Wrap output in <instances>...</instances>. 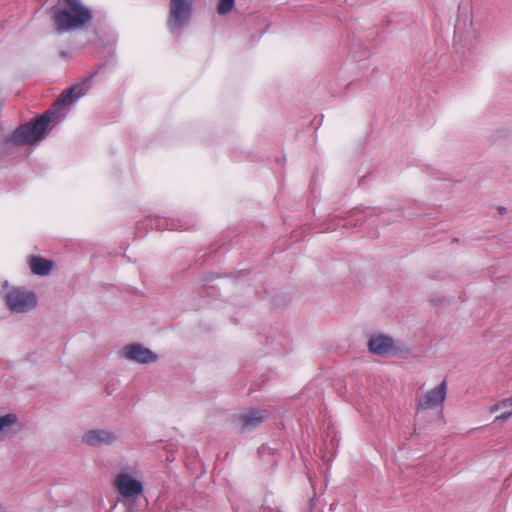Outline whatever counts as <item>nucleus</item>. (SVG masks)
<instances>
[{
  "instance_id": "f257e3e1",
  "label": "nucleus",
  "mask_w": 512,
  "mask_h": 512,
  "mask_svg": "<svg viewBox=\"0 0 512 512\" xmlns=\"http://www.w3.org/2000/svg\"><path fill=\"white\" fill-rule=\"evenodd\" d=\"M91 79L92 75L63 90L47 111L17 128H47L49 124H58L69 108L88 92Z\"/></svg>"
},
{
  "instance_id": "f03ea898",
  "label": "nucleus",
  "mask_w": 512,
  "mask_h": 512,
  "mask_svg": "<svg viewBox=\"0 0 512 512\" xmlns=\"http://www.w3.org/2000/svg\"><path fill=\"white\" fill-rule=\"evenodd\" d=\"M52 19L59 33H67L88 25L92 13L80 0H59L54 7Z\"/></svg>"
},
{
  "instance_id": "7ed1b4c3",
  "label": "nucleus",
  "mask_w": 512,
  "mask_h": 512,
  "mask_svg": "<svg viewBox=\"0 0 512 512\" xmlns=\"http://www.w3.org/2000/svg\"><path fill=\"white\" fill-rule=\"evenodd\" d=\"M5 302L14 313H27L37 306L38 300L33 291L22 287H14L7 292Z\"/></svg>"
},
{
  "instance_id": "20e7f679",
  "label": "nucleus",
  "mask_w": 512,
  "mask_h": 512,
  "mask_svg": "<svg viewBox=\"0 0 512 512\" xmlns=\"http://www.w3.org/2000/svg\"><path fill=\"white\" fill-rule=\"evenodd\" d=\"M192 8V0H170L169 27L176 29L183 26L189 20Z\"/></svg>"
},
{
  "instance_id": "39448f33",
  "label": "nucleus",
  "mask_w": 512,
  "mask_h": 512,
  "mask_svg": "<svg viewBox=\"0 0 512 512\" xmlns=\"http://www.w3.org/2000/svg\"><path fill=\"white\" fill-rule=\"evenodd\" d=\"M447 382L443 380L437 387L428 390L418 401L417 410H429L441 405L446 399Z\"/></svg>"
},
{
  "instance_id": "423d86ee",
  "label": "nucleus",
  "mask_w": 512,
  "mask_h": 512,
  "mask_svg": "<svg viewBox=\"0 0 512 512\" xmlns=\"http://www.w3.org/2000/svg\"><path fill=\"white\" fill-rule=\"evenodd\" d=\"M121 355L130 361L141 364H149L158 359V356L153 351L138 343L126 345L122 349Z\"/></svg>"
},
{
  "instance_id": "0eeeda50",
  "label": "nucleus",
  "mask_w": 512,
  "mask_h": 512,
  "mask_svg": "<svg viewBox=\"0 0 512 512\" xmlns=\"http://www.w3.org/2000/svg\"><path fill=\"white\" fill-rule=\"evenodd\" d=\"M117 439L118 436L114 431L106 429H91L82 435V442L92 447L112 445Z\"/></svg>"
},
{
  "instance_id": "6e6552de",
  "label": "nucleus",
  "mask_w": 512,
  "mask_h": 512,
  "mask_svg": "<svg viewBox=\"0 0 512 512\" xmlns=\"http://www.w3.org/2000/svg\"><path fill=\"white\" fill-rule=\"evenodd\" d=\"M114 484L118 492L124 497L139 495L143 491L141 482L133 479L127 473H120L116 477Z\"/></svg>"
},
{
  "instance_id": "1a4fd4ad",
  "label": "nucleus",
  "mask_w": 512,
  "mask_h": 512,
  "mask_svg": "<svg viewBox=\"0 0 512 512\" xmlns=\"http://www.w3.org/2000/svg\"><path fill=\"white\" fill-rule=\"evenodd\" d=\"M48 130H14L11 141L16 145L34 144L47 135Z\"/></svg>"
},
{
  "instance_id": "9d476101",
  "label": "nucleus",
  "mask_w": 512,
  "mask_h": 512,
  "mask_svg": "<svg viewBox=\"0 0 512 512\" xmlns=\"http://www.w3.org/2000/svg\"><path fill=\"white\" fill-rule=\"evenodd\" d=\"M266 417V411L250 410L238 417V423L242 431H250L258 427Z\"/></svg>"
},
{
  "instance_id": "9b49d317",
  "label": "nucleus",
  "mask_w": 512,
  "mask_h": 512,
  "mask_svg": "<svg viewBox=\"0 0 512 512\" xmlns=\"http://www.w3.org/2000/svg\"><path fill=\"white\" fill-rule=\"evenodd\" d=\"M393 339L385 335L372 336L368 341L370 352L377 355H386L393 350Z\"/></svg>"
},
{
  "instance_id": "f8f14e48",
  "label": "nucleus",
  "mask_w": 512,
  "mask_h": 512,
  "mask_svg": "<svg viewBox=\"0 0 512 512\" xmlns=\"http://www.w3.org/2000/svg\"><path fill=\"white\" fill-rule=\"evenodd\" d=\"M53 264V261L44 259L39 256H31L29 258L30 269L36 275H48L52 270Z\"/></svg>"
},
{
  "instance_id": "ddd939ff",
  "label": "nucleus",
  "mask_w": 512,
  "mask_h": 512,
  "mask_svg": "<svg viewBox=\"0 0 512 512\" xmlns=\"http://www.w3.org/2000/svg\"><path fill=\"white\" fill-rule=\"evenodd\" d=\"M18 422V417L14 413L0 415V442L6 437V430Z\"/></svg>"
},
{
  "instance_id": "4468645a",
  "label": "nucleus",
  "mask_w": 512,
  "mask_h": 512,
  "mask_svg": "<svg viewBox=\"0 0 512 512\" xmlns=\"http://www.w3.org/2000/svg\"><path fill=\"white\" fill-rule=\"evenodd\" d=\"M501 405H502L503 409H506V411L503 412L501 415L497 416L495 418V421H498V420L504 421V420L509 419L512 416V396L507 399L502 400Z\"/></svg>"
},
{
  "instance_id": "2eb2a0df",
  "label": "nucleus",
  "mask_w": 512,
  "mask_h": 512,
  "mask_svg": "<svg viewBox=\"0 0 512 512\" xmlns=\"http://www.w3.org/2000/svg\"><path fill=\"white\" fill-rule=\"evenodd\" d=\"M235 0H220L217 6V12L220 15H225L230 12L234 6Z\"/></svg>"
},
{
  "instance_id": "dca6fc26",
  "label": "nucleus",
  "mask_w": 512,
  "mask_h": 512,
  "mask_svg": "<svg viewBox=\"0 0 512 512\" xmlns=\"http://www.w3.org/2000/svg\"><path fill=\"white\" fill-rule=\"evenodd\" d=\"M499 409H502V405H501V401L496 403L495 405H493L491 408H490V412H496L498 411Z\"/></svg>"
}]
</instances>
